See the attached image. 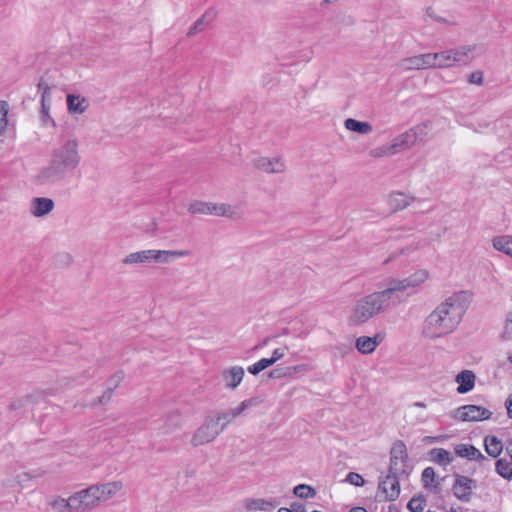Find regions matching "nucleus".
Listing matches in <instances>:
<instances>
[{
  "instance_id": "nucleus-1",
  "label": "nucleus",
  "mask_w": 512,
  "mask_h": 512,
  "mask_svg": "<svg viewBox=\"0 0 512 512\" xmlns=\"http://www.w3.org/2000/svg\"><path fill=\"white\" fill-rule=\"evenodd\" d=\"M81 162L79 143L75 138L64 140L50 154L47 166L40 169L36 176L40 185H51L63 181L74 173Z\"/></svg>"
},
{
  "instance_id": "nucleus-2",
  "label": "nucleus",
  "mask_w": 512,
  "mask_h": 512,
  "mask_svg": "<svg viewBox=\"0 0 512 512\" xmlns=\"http://www.w3.org/2000/svg\"><path fill=\"white\" fill-rule=\"evenodd\" d=\"M465 313L462 296L454 294L440 303L424 320L422 334L436 339L452 333Z\"/></svg>"
},
{
  "instance_id": "nucleus-3",
  "label": "nucleus",
  "mask_w": 512,
  "mask_h": 512,
  "mask_svg": "<svg viewBox=\"0 0 512 512\" xmlns=\"http://www.w3.org/2000/svg\"><path fill=\"white\" fill-rule=\"evenodd\" d=\"M380 313H382L380 305L374 294L371 293L356 302L349 317V322L353 325H360Z\"/></svg>"
},
{
  "instance_id": "nucleus-4",
  "label": "nucleus",
  "mask_w": 512,
  "mask_h": 512,
  "mask_svg": "<svg viewBox=\"0 0 512 512\" xmlns=\"http://www.w3.org/2000/svg\"><path fill=\"white\" fill-rule=\"evenodd\" d=\"M375 298L380 305L382 312L387 310L391 306H397L406 300L409 293L405 295L399 285L397 284L396 278L390 277L385 280V288L381 291L373 292Z\"/></svg>"
},
{
  "instance_id": "nucleus-5",
  "label": "nucleus",
  "mask_w": 512,
  "mask_h": 512,
  "mask_svg": "<svg viewBox=\"0 0 512 512\" xmlns=\"http://www.w3.org/2000/svg\"><path fill=\"white\" fill-rule=\"evenodd\" d=\"M188 211L191 214L216 215L232 219L239 217L237 209L225 203L214 204L210 202L194 201L190 203Z\"/></svg>"
},
{
  "instance_id": "nucleus-6",
  "label": "nucleus",
  "mask_w": 512,
  "mask_h": 512,
  "mask_svg": "<svg viewBox=\"0 0 512 512\" xmlns=\"http://www.w3.org/2000/svg\"><path fill=\"white\" fill-rule=\"evenodd\" d=\"M21 469L22 467L18 463L7 467L4 472V477L1 480V485L5 488L20 487L23 483L35 477L42 476L45 473V471L30 473L22 471Z\"/></svg>"
},
{
  "instance_id": "nucleus-7",
  "label": "nucleus",
  "mask_w": 512,
  "mask_h": 512,
  "mask_svg": "<svg viewBox=\"0 0 512 512\" xmlns=\"http://www.w3.org/2000/svg\"><path fill=\"white\" fill-rule=\"evenodd\" d=\"M221 432L222 427L218 426V422L209 415L193 434L191 444L195 447L208 444L214 441Z\"/></svg>"
},
{
  "instance_id": "nucleus-8",
  "label": "nucleus",
  "mask_w": 512,
  "mask_h": 512,
  "mask_svg": "<svg viewBox=\"0 0 512 512\" xmlns=\"http://www.w3.org/2000/svg\"><path fill=\"white\" fill-rule=\"evenodd\" d=\"M492 416V412L477 405H463L453 411L452 417L458 421H482Z\"/></svg>"
},
{
  "instance_id": "nucleus-9",
  "label": "nucleus",
  "mask_w": 512,
  "mask_h": 512,
  "mask_svg": "<svg viewBox=\"0 0 512 512\" xmlns=\"http://www.w3.org/2000/svg\"><path fill=\"white\" fill-rule=\"evenodd\" d=\"M476 487L477 483L474 479L457 474L455 475L452 492L457 499L466 503L471 500L473 490Z\"/></svg>"
},
{
  "instance_id": "nucleus-10",
  "label": "nucleus",
  "mask_w": 512,
  "mask_h": 512,
  "mask_svg": "<svg viewBox=\"0 0 512 512\" xmlns=\"http://www.w3.org/2000/svg\"><path fill=\"white\" fill-rule=\"evenodd\" d=\"M92 485L73 494V501L76 502L78 512H90L99 505V497L93 490Z\"/></svg>"
},
{
  "instance_id": "nucleus-11",
  "label": "nucleus",
  "mask_w": 512,
  "mask_h": 512,
  "mask_svg": "<svg viewBox=\"0 0 512 512\" xmlns=\"http://www.w3.org/2000/svg\"><path fill=\"white\" fill-rule=\"evenodd\" d=\"M399 475L388 473L386 477L379 482L378 495L385 501H393L400 494Z\"/></svg>"
},
{
  "instance_id": "nucleus-12",
  "label": "nucleus",
  "mask_w": 512,
  "mask_h": 512,
  "mask_svg": "<svg viewBox=\"0 0 512 512\" xmlns=\"http://www.w3.org/2000/svg\"><path fill=\"white\" fill-rule=\"evenodd\" d=\"M423 131V127L416 126L397 136L392 142L396 152L413 146L419 139H421Z\"/></svg>"
},
{
  "instance_id": "nucleus-13",
  "label": "nucleus",
  "mask_w": 512,
  "mask_h": 512,
  "mask_svg": "<svg viewBox=\"0 0 512 512\" xmlns=\"http://www.w3.org/2000/svg\"><path fill=\"white\" fill-rule=\"evenodd\" d=\"M432 53H425L405 58L401 61L400 67L404 70H420L434 68Z\"/></svg>"
},
{
  "instance_id": "nucleus-14",
  "label": "nucleus",
  "mask_w": 512,
  "mask_h": 512,
  "mask_svg": "<svg viewBox=\"0 0 512 512\" xmlns=\"http://www.w3.org/2000/svg\"><path fill=\"white\" fill-rule=\"evenodd\" d=\"M254 166L266 173L279 174L283 173L286 165L281 158L259 157L254 160Z\"/></svg>"
},
{
  "instance_id": "nucleus-15",
  "label": "nucleus",
  "mask_w": 512,
  "mask_h": 512,
  "mask_svg": "<svg viewBox=\"0 0 512 512\" xmlns=\"http://www.w3.org/2000/svg\"><path fill=\"white\" fill-rule=\"evenodd\" d=\"M429 278V273L425 269L417 270L410 276L398 279L396 278L397 284L401 288L402 292L405 294L409 289H416L420 287L424 282Z\"/></svg>"
},
{
  "instance_id": "nucleus-16",
  "label": "nucleus",
  "mask_w": 512,
  "mask_h": 512,
  "mask_svg": "<svg viewBox=\"0 0 512 512\" xmlns=\"http://www.w3.org/2000/svg\"><path fill=\"white\" fill-rule=\"evenodd\" d=\"M96 492L97 497H99V503L108 501L113 498L119 491L123 488V483L121 481H111L107 483L93 485Z\"/></svg>"
},
{
  "instance_id": "nucleus-17",
  "label": "nucleus",
  "mask_w": 512,
  "mask_h": 512,
  "mask_svg": "<svg viewBox=\"0 0 512 512\" xmlns=\"http://www.w3.org/2000/svg\"><path fill=\"white\" fill-rule=\"evenodd\" d=\"M278 505L274 499L248 498L243 502V507L249 512H272Z\"/></svg>"
},
{
  "instance_id": "nucleus-18",
  "label": "nucleus",
  "mask_w": 512,
  "mask_h": 512,
  "mask_svg": "<svg viewBox=\"0 0 512 512\" xmlns=\"http://www.w3.org/2000/svg\"><path fill=\"white\" fill-rule=\"evenodd\" d=\"M455 454L461 458H466L468 460H475L482 464L484 462H489L487 457H485L479 449L470 444H457L454 447Z\"/></svg>"
},
{
  "instance_id": "nucleus-19",
  "label": "nucleus",
  "mask_w": 512,
  "mask_h": 512,
  "mask_svg": "<svg viewBox=\"0 0 512 512\" xmlns=\"http://www.w3.org/2000/svg\"><path fill=\"white\" fill-rule=\"evenodd\" d=\"M54 208V201L46 197H36L31 201L30 212L35 217H43Z\"/></svg>"
},
{
  "instance_id": "nucleus-20",
  "label": "nucleus",
  "mask_w": 512,
  "mask_h": 512,
  "mask_svg": "<svg viewBox=\"0 0 512 512\" xmlns=\"http://www.w3.org/2000/svg\"><path fill=\"white\" fill-rule=\"evenodd\" d=\"M244 369L241 366H232L222 373L225 386L229 389L237 388L243 380Z\"/></svg>"
},
{
  "instance_id": "nucleus-21",
  "label": "nucleus",
  "mask_w": 512,
  "mask_h": 512,
  "mask_svg": "<svg viewBox=\"0 0 512 512\" xmlns=\"http://www.w3.org/2000/svg\"><path fill=\"white\" fill-rule=\"evenodd\" d=\"M381 341L382 337L379 334L374 337L360 336L356 339L355 347L361 354H371Z\"/></svg>"
},
{
  "instance_id": "nucleus-22",
  "label": "nucleus",
  "mask_w": 512,
  "mask_h": 512,
  "mask_svg": "<svg viewBox=\"0 0 512 512\" xmlns=\"http://www.w3.org/2000/svg\"><path fill=\"white\" fill-rule=\"evenodd\" d=\"M66 102L70 114H83L89 107L88 100L81 95L68 94Z\"/></svg>"
},
{
  "instance_id": "nucleus-23",
  "label": "nucleus",
  "mask_w": 512,
  "mask_h": 512,
  "mask_svg": "<svg viewBox=\"0 0 512 512\" xmlns=\"http://www.w3.org/2000/svg\"><path fill=\"white\" fill-rule=\"evenodd\" d=\"M455 381L458 383L457 392L465 394L474 388L475 374L471 370H463L456 376Z\"/></svg>"
},
{
  "instance_id": "nucleus-24",
  "label": "nucleus",
  "mask_w": 512,
  "mask_h": 512,
  "mask_svg": "<svg viewBox=\"0 0 512 512\" xmlns=\"http://www.w3.org/2000/svg\"><path fill=\"white\" fill-rule=\"evenodd\" d=\"M492 247L512 258V235H498L491 240Z\"/></svg>"
},
{
  "instance_id": "nucleus-25",
  "label": "nucleus",
  "mask_w": 512,
  "mask_h": 512,
  "mask_svg": "<svg viewBox=\"0 0 512 512\" xmlns=\"http://www.w3.org/2000/svg\"><path fill=\"white\" fill-rule=\"evenodd\" d=\"M430 458L440 466L450 465L454 461V456L448 450L443 448H433L429 451Z\"/></svg>"
},
{
  "instance_id": "nucleus-26",
  "label": "nucleus",
  "mask_w": 512,
  "mask_h": 512,
  "mask_svg": "<svg viewBox=\"0 0 512 512\" xmlns=\"http://www.w3.org/2000/svg\"><path fill=\"white\" fill-rule=\"evenodd\" d=\"M407 458L408 457H403L401 455L390 457L389 473L399 476L408 475L410 470L407 465Z\"/></svg>"
},
{
  "instance_id": "nucleus-27",
  "label": "nucleus",
  "mask_w": 512,
  "mask_h": 512,
  "mask_svg": "<svg viewBox=\"0 0 512 512\" xmlns=\"http://www.w3.org/2000/svg\"><path fill=\"white\" fill-rule=\"evenodd\" d=\"M55 512H78L76 502L73 501V494L68 498H56L51 503Z\"/></svg>"
},
{
  "instance_id": "nucleus-28",
  "label": "nucleus",
  "mask_w": 512,
  "mask_h": 512,
  "mask_svg": "<svg viewBox=\"0 0 512 512\" xmlns=\"http://www.w3.org/2000/svg\"><path fill=\"white\" fill-rule=\"evenodd\" d=\"M496 473L504 478L505 480H512V458L502 457L499 458L495 463Z\"/></svg>"
},
{
  "instance_id": "nucleus-29",
  "label": "nucleus",
  "mask_w": 512,
  "mask_h": 512,
  "mask_svg": "<svg viewBox=\"0 0 512 512\" xmlns=\"http://www.w3.org/2000/svg\"><path fill=\"white\" fill-rule=\"evenodd\" d=\"M122 262L126 265L149 264L151 263L150 251L148 249L130 253L127 256H125Z\"/></svg>"
},
{
  "instance_id": "nucleus-30",
  "label": "nucleus",
  "mask_w": 512,
  "mask_h": 512,
  "mask_svg": "<svg viewBox=\"0 0 512 512\" xmlns=\"http://www.w3.org/2000/svg\"><path fill=\"white\" fill-rule=\"evenodd\" d=\"M484 446L487 454L493 458H497L503 451V444L496 436H486Z\"/></svg>"
},
{
  "instance_id": "nucleus-31",
  "label": "nucleus",
  "mask_w": 512,
  "mask_h": 512,
  "mask_svg": "<svg viewBox=\"0 0 512 512\" xmlns=\"http://www.w3.org/2000/svg\"><path fill=\"white\" fill-rule=\"evenodd\" d=\"M214 18V13L206 11L188 30L187 35L193 36L205 30Z\"/></svg>"
},
{
  "instance_id": "nucleus-32",
  "label": "nucleus",
  "mask_w": 512,
  "mask_h": 512,
  "mask_svg": "<svg viewBox=\"0 0 512 512\" xmlns=\"http://www.w3.org/2000/svg\"><path fill=\"white\" fill-rule=\"evenodd\" d=\"M433 62H435L434 68H449L455 66L454 60H452L451 50H445L437 53H432Z\"/></svg>"
},
{
  "instance_id": "nucleus-33",
  "label": "nucleus",
  "mask_w": 512,
  "mask_h": 512,
  "mask_svg": "<svg viewBox=\"0 0 512 512\" xmlns=\"http://www.w3.org/2000/svg\"><path fill=\"white\" fill-rule=\"evenodd\" d=\"M344 126L347 130L357 132L360 134H369L373 128L368 122H361L353 118H348L344 122Z\"/></svg>"
},
{
  "instance_id": "nucleus-34",
  "label": "nucleus",
  "mask_w": 512,
  "mask_h": 512,
  "mask_svg": "<svg viewBox=\"0 0 512 512\" xmlns=\"http://www.w3.org/2000/svg\"><path fill=\"white\" fill-rule=\"evenodd\" d=\"M450 50L452 54V60H454L455 65L467 64L470 61L469 55L472 52V48L470 46H461Z\"/></svg>"
},
{
  "instance_id": "nucleus-35",
  "label": "nucleus",
  "mask_w": 512,
  "mask_h": 512,
  "mask_svg": "<svg viewBox=\"0 0 512 512\" xmlns=\"http://www.w3.org/2000/svg\"><path fill=\"white\" fill-rule=\"evenodd\" d=\"M412 200V197L398 192L390 195L389 204L394 210L397 211L406 208Z\"/></svg>"
},
{
  "instance_id": "nucleus-36",
  "label": "nucleus",
  "mask_w": 512,
  "mask_h": 512,
  "mask_svg": "<svg viewBox=\"0 0 512 512\" xmlns=\"http://www.w3.org/2000/svg\"><path fill=\"white\" fill-rule=\"evenodd\" d=\"M124 378V373L122 371H119L115 373L109 380H108V387L106 392L99 398L100 403H104L106 400H109L112 394V391L120 384V382Z\"/></svg>"
},
{
  "instance_id": "nucleus-37",
  "label": "nucleus",
  "mask_w": 512,
  "mask_h": 512,
  "mask_svg": "<svg viewBox=\"0 0 512 512\" xmlns=\"http://www.w3.org/2000/svg\"><path fill=\"white\" fill-rule=\"evenodd\" d=\"M190 250H162L161 263H170L176 259L190 256Z\"/></svg>"
},
{
  "instance_id": "nucleus-38",
  "label": "nucleus",
  "mask_w": 512,
  "mask_h": 512,
  "mask_svg": "<svg viewBox=\"0 0 512 512\" xmlns=\"http://www.w3.org/2000/svg\"><path fill=\"white\" fill-rule=\"evenodd\" d=\"M211 417L218 422V426L222 427V432L235 420L228 410L215 412Z\"/></svg>"
},
{
  "instance_id": "nucleus-39",
  "label": "nucleus",
  "mask_w": 512,
  "mask_h": 512,
  "mask_svg": "<svg viewBox=\"0 0 512 512\" xmlns=\"http://www.w3.org/2000/svg\"><path fill=\"white\" fill-rule=\"evenodd\" d=\"M9 104L0 100V136L4 135L7 131L9 120H8Z\"/></svg>"
},
{
  "instance_id": "nucleus-40",
  "label": "nucleus",
  "mask_w": 512,
  "mask_h": 512,
  "mask_svg": "<svg viewBox=\"0 0 512 512\" xmlns=\"http://www.w3.org/2000/svg\"><path fill=\"white\" fill-rule=\"evenodd\" d=\"M293 493L295 496L302 499L314 498L316 495L315 489L307 484H299L295 486Z\"/></svg>"
},
{
  "instance_id": "nucleus-41",
  "label": "nucleus",
  "mask_w": 512,
  "mask_h": 512,
  "mask_svg": "<svg viewBox=\"0 0 512 512\" xmlns=\"http://www.w3.org/2000/svg\"><path fill=\"white\" fill-rule=\"evenodd\" d=\"M396 149L394 148L393 146V143L391 144H388V145H384V146H381V147H378V148H374L370 151V155L372 157H375V158H379V157H383V156H388V155H393V154H396Z\"/></svg>"
},
{
  "instance_id": "nucleus-42",
  "label": "nucleus",
  "mask_w": 512,
  "mask_h": 512,
  "mask_svg": "<svg viewBox=\"0 0 512 512\" xmlns=\"http://www.w3.org/2000/svg\"><path fill=\"white\" fill-rule=\"evenodd\" d=\"M425 507V499L422 496H414L412 497L408 504L407 508L411 512H422Z\"/></svg>"
},
{
  "instance_id": "nucleus-43",
  "label": "nucleus",
  "mask_w": 512,
  "mask_h": 512,
  "mask_svg": "<svg viewBox=\"0 0 512 512\" xmlns=\"http://www.w3.org/2000/svg\"><path fill=\"white\" fill-rule=\"evenodd\" d=\"M501 338L507 341L512 340V311L506 314Z\"/></svg>"
},
{
  "instance_id": "nucleus-44",
  "label": "nucleus",
  "mask_w": 512,
  "mask_h": 512,
  "mask_svg": "<svg viewBox=\"0 0 512 512\" xmlns=\"http://www.w3.org/2000/svg\"><path fill=\"white\" fill-rule=\"evenodd\" d=\"M422 483L425 488H431L435 479V471L432 467H427L422 472Z\"/></svg>"
},
{
  "instance_id": "nucleus-45",
  "label": "nucleus",
  "mask_w": 512,
  "mask_h": 512,
  "mask_svg": "<svg viewBox=\"0 0 512 512\" xmlns=\"http://www.w3.org/2000/svg\"><path fill=\"white\" fill-rule=\"evenodd\" d=\"M346 481L357 487L363 486L365 483L364 478L356 472H349L346 476Z\"/></svg>"
},
{
  "instance_id": "nucleus-46",
  "label": "nucleus",
  "mask_w": 512,
  "mask_h": 512,
  "mask_svg": "<svg viewBox=\"0 0 512 512\" xmlns=\"http://www.w3.org/2000/svg\"><path fill=\"white\" fill-rule=\"evenodd\" d=\"M400 455L403 457H408L406 447H405L404 443H402V442H399L398 444H396L391 450V457L400 456Z\"/></svg>"
},
{
  "instance_id": "nucleus-47",
  "label": "nucleus",
  "mask_w": 512,
  "mask_h": 512,
  "mask_svg": "<svg viewBox=\"0 0 512 512\" xmlns=\"http://www.w3.org/2000/svg\"><path fill=\"white\" fill-rule=\"evenodd\" d=\"M469 83L482 85L483 84V73L481 71H475L469 75Z\"/></svg>"
},
{
  "instance_id": "nucleus-48",
  "label": "nucleus",
  "mask_w": 512,
  "mask_h": 512,
  "mask_svg": "<svg viewBox=\"0 0 512 512\" xmlns=\"http://www.w3.org/2000/svg\"><path fill=\"white\" fill-rule=\"evenodd\" d=\"M287 348H277L273 351L272 356L270 357L273 360V363H276L278 360L284 357Z\"/></svg>"
},
{
  "instance_id": "nucleus-49",
  "label": "nucleus",
  "mask_w": 512,
  "mask_h": 512,
  "mask_svg": "<svg viewBox=\"0 0 512 512\" xmlns=\"http://www.w3.org/2000/svg\"><path fill=\"white\" fill-rule=\"evenodd\" d=\"M242 403L247 410L248 408L258 406L261 403V400L258 397H251L249 399L243 400Z\"/></svg>"
},
{
  "instance_id": "nucleus-50",
  "label": "nucleus",
  "mask_w": 512,
  "mask_h": 512,
  "mask_svg": "<svg viewBox=\"0 0 512 512\" xmlns=\"http://www.w3.org/2000/svg\"><path fill=\"white\" fill-rule=\"evenodd\" d=\"M151 263H161L162 250L149 249Z\"/></svg>"
},
{
  "instance_id": "nucleus-51",
  "label": "nucleus",
  "mask_w": 512,
  "mask_h": 512,
  "mask_svg": "<svg viewBox=\"0 0 512 512\" xmlns=\"http://www.w3.org/2000/svg\"><path fill=\"white\" fill-rule=\"evenodd\" d=\"M245 410H246V408L243 406L242 402L239 404L238 407L228 409V411L231 413V415L234 419L239 417Z\"/></svg>"
},
{
  "instance_id": "nucleus-52",
  "label": "nucleus",
  "mask_w": 512,
  "mask_h": 512,
  "mask_svg": "<svg viewBox=\"0 0 512 512\" xmlns=\"http://www.w3.org/2000/svg\"><path fill=\"white\" fill-rule=\"evenodd\" d=\"M261 371H263V370H262L261 366H259V361H257L256 363H254L248 367V372L251 373L252 375H257Z\"/></svg>"
},
{
  "instance_id": "nucleus-53",
  "label": "nucleus",
  "mask_w": 512,
  "mask_h": 512,
  "mask_svg": "<svg viewBox=\"0 0 512 512\" xmlns=\"http://www.w3.org/2000/svg\"><path fill=\"white\" fill-rule=\"evenodd\" d=\"M273 364V360H271L270 358H262L259 360V366H261L262 370H265L266 368L272 366Z\"/></svg>"
},
{
  "instance_id": "nucleus-54",
  "label": "nucleus",
  "mask_w": 512,
  "mask_h": 512,
  "mask_svg": "<svg viewBox=\"0 0 512 512\" xmlns=\"http://www.w3.org/2000/svg\"><path fill=\"white\" fill-rule=\"evenodd\" d=\"M50 86H45L44 92L41 93V102H49L50 101Z\"/></svg>"
},
{
  "instance_id": "nucleus-55",
  "label": "nucleus",
  "mask_w": 512,
  "mask_h": 512,
  "mask_svg": "<svg viewBox=\"0 0 512 512\" xmlns=\"http://www.w3.org/2000/svg\"><path fill=\"white\" fill-rule=\"evenodd\" d=\"M507 412L509 417L512 418V394L507 398L506 402Z\"/></svg>"
},
{
  "instance_id": "nucleus-56",
  "label": "nucleus",
  "mask_w": 512,
  "mask_h": 512,
  "mask_svg": "<svg viewBox=\"0 0 512 512\" xmlns=\"http://www.w3.org/2000/svg\"><path fill=\"white\" fill-rule=\"evenodd\" d=\"M505 454L512 458V440H509L505 444Z\"/></svg>"
},
{
  "instance_id": "nucleus-57",
  "label": "nucleus",
  "mask_w": 512,
  "mask_h": 512,
  "mask_svg": "<svg viewBox=\"0 0 512 512\" xmlns=\"http://www.w3.org/2000/svg\"><path fill=\"white\" fill-rule=\"evenodd\" d=\"M40 397H42V394H40V393H38L36 395H28V396H26L25 401L33 403V402L37 401V399Z\"/></svg>"
},
{
  "instance_id": "nucleus-58",
  "label": "nucleus",
  "mask_w": 512,
  "mask_h": 512,
  "mask_svg": "<svg viewBox=\"0 0 512 512\" xmlns=\"http://www.w3.org/2000/svg\"><path fill=\"white\" fill-rule=\"evenodd\" d=\"M41 107H42V113L43 115H48V111H49V103L48 102H41Z\"/></svg>"
},
{
  "instance_id": "nucleus-59",
  "label": "nucleus",
  "mask_w": 512,
  "mask_h": 512,
  "mask_svg": "<svg viewBox=\"0 0 512 512\" xmlns=\"http://www.w3.org/2000/svg\"><path fill=\"white\" fill-rule=\"evenodd\" d=\"M45 86H49V85H48L46 82H44V81H42V80H41V81L38 83V85H37L38 91H39V92H41V93H42V92H44V88H45Z\"/></svg>"
},
{
  "instance_id": "nucleus-60",
  "label": "nucleus",
  "mask_w": 512,
  "mask_h": 512,
  "mask_svg": "<svg viewBox=\"0 0 512 512\" xmlns=\"http://www.w3.org/2000/svg\"><path fill=\"white\" fill-rule=\"evenodd\" d=\"M413 406L418 407V408H426L427 407L426 403L422 402V401H417V402L413 403Z\"/></svg>"
},
{
  "instance_id": "nucleus-61",
  "label": "nucleus",
  "mask_w": 512,
  "mask_h": 512,
  "mask_svg": "<svg viewBox=\"0 0 512 512\" xmlns=\"http://www.w3.org/2000/svg\"><path fill=\"white\" fill-rule=\"evenodd\" d=\"M349 512H368V511L363 507H353L352 509H350Z\"/></svg>"
},
{
  "instance_id": "nucleus-62",
  "label": "nucleus",
  "mask_w": 512,
  "mask_h": 512,
  "mask_svg": "<svg viewBox=\"0 0 512 512\" xmlns=\"http://www.w3.org/2000/svg\"><path fill=\"white\" fill-rule=\"evenodd\" d=\"M302 508H303V507H302V505H300V504H299V505L294 504V505H293V510H292V511H293V512H294V511H295V512H303V511L301 510Z\"/></svg>"
},
{
  "instance_id": "nucleus-63",
  "label": "nucleus",
  "mask_w": 512,
  "mask_h": 512,
  "mask_svg": "<svg viewBox=\"0 0 512 512\" xmlns=\"http://www.w3.org/2000/svg\"><path fill=\"white\" fill-rule=\"evenodd\" d=\"M281 375L277 373V370H274L270 373V377H280Z\"/></svg>"
},
{
  "instance_id": "nucleus-64",
  "label": "nucleus",
  "mask_w": 512,
  "mask_h": 512,
  "mask_svg": "<svg viewBox=\"0 0 512 512\" xmlns=\"http://www.w3.org/2000/svg\"><path fill=\"white\" fill-rule=\"evenodd\" d=\"M278 512H293V511H292L291 509H289V508H284V507H282V508H280V509L278 510Z\"/></svg>"
}]
</instances>
